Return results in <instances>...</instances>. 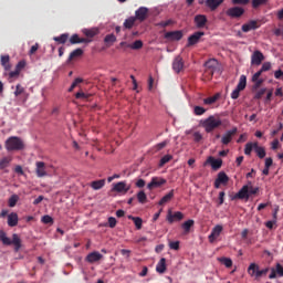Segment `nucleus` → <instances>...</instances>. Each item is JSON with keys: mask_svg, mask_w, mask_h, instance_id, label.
I'll return each instance as SVG.
<instances>
[{"mask_svg": "<svg viewBox=\"0 0 283 283\" xmlns=\"http://www.w3.org/2000/svg\"><path fill=\"white\" fill-rule=\"evenodd\" d=\"M200 125L207 134H211V132H214V129L222 126V119L219 115H210L206 119L200 120Z\"/></svg>", "mask_w": 283, "mask_h": 283, "instance_id": "nucleus-1", "label": "nucleus"}, {"mask_svg": "<svg viewBox=\"0 0 283 283\" xmlns=\"http://www.w3.org/2000/svg\"><path fill=\"white\" fill-rule=\"evenodd\" d=\"M0 242L4 244L6 247H10L13 244L14 251H20L21 250V237L19 234L13 233L12 234V240L8 238V234L3 231L0 230Z\"/></svg>", "mask_w": 283, "mask_h": 283, "instance_id": "nucleus-2", "label": "nucleus"}, {"mask_svg": "<svg viewBox=\"0 0 283 283\" xmlns=\"http://www.w3.org/2000/svg\"><path fill=\"white\" fill-rule=\"evenodd\" d=\"M269 273V268H264L260 270V265L258 263H251L248 266V274L252 280H255L256 282H260L261 277H266Z\"/></svg>", "mask_w": 283, "mask_h": 283, "instance_id": "nucleus-3", "label": "nucleus"}, {"mask_svg": "<svg viewBox=\"0 0 283 283\" xmlns=\"http://www.w3.org/2000/svg\"><path fill=\"white\" fill-rule=\"evenodd\" d=\"M25 147L23 144V139L12 136L6 140V149L7 151H21Z\"/></svg>", "mask_w": 283, "mask_h": 283, "instance_id": "nucleus-4", "label": "nucleus"}, {"mask_svg": "<svg viewBox=\"0 0 283 283\" xmlns=\"http://www.w3.org/2000/svg\"><path fill=\"white\" fill-rule=\"evenodd\" d=\"M254 193H258V188H253V185L249 182L239 190L237 198H240V200H244V198L249 200V197L254 196Z\"/></svg>", "mask_w": 283, "mask_h": 283, "instance_id": "nucleus-5", "label": "nucleus"}, {"mask_svg": "<svg viewBox=\"0 0 283 283\" xmlns=\"http://www.w3.org/2000/svg\"><path fill=\"white\" fill-rule=\"evenodd\" d=\"M206 72L213 76L216 72H220V63L216 59H210L205 63Z\"/></svg>", "mask_w": 283, "mask_h": 283, "instance_id": "nucleus-6", "label": "nucleus"}, {"mask_svg": "<svg viewBox=\"0 0 283 283\" xmlns=\"http://www.w3.org/2000/svg\"><path fill=\"white\" fill-rule=\"evenodd\" d=\"M35 174L38 178H45L50 176V172L48 171V167L45 163L43 161H36L35 163Z\"/></svg>", "mask_w": 283, "mask_h": 283, "instance_id": "nucleus-7", "label": "nucleus"}, {"mask_svg": "<svg viewBox=\"0 0 283 283\" xmlns=\"http://www.w3.org/2000/svg\"><path fill=\"white\" fill-rule=\"evenodd\" d=\"M129 189H132V185L127 184V181L113 184V191H116V193H127Z\"/></svg>", "mask_w": 283, "mask_h": 283, "instance_id": "nucleus-8", "label": "nucleus"}, {"mask_svg": "<svg viewBox=\"0 0 283 283\" xmlns=\"http://www.w3.org/2000/svg\"><path fill=\"white\" fill-rule=\"evenodd\" d=\"M163 185H167V180L163 177H153L150 182L147 185V189L151 191V189H157L158 187H163Z\"/></svg>", "mask_w": 283, "mask_h": 283, "instance_id": "nucleus-9", "label": "nucleus"}, {"mask_svg": "<svg viewBox=\"0 0 283 283\" xmlns=\"http://www.w3.org/2000/svg\"><path fill=\"white\" fill-rule=\"evenodd\" d=\"M172 70L176 74H180L185 70V61L180 55L176 56L172 61Z\"/></svg>", "mask_w": 283, "mask_h": 283, "instance_id": "nucleus-10", "label": "nucleus"}, {"mask_svg": "<svg viewBox=\"0 0 283 283\" xmlns=\"http://www.w3.org/2000/svg\"><path fill=\"white\" fill-rule=\"evenodd\" d=\"M235 134H238L237 127L226 132L221 137L222 145H229V143H231V140H233V136H235Z\"/></svg>", "mask_w": 283, "mask_h": 283, "instance_id": "nucleus-11", "label": "nucleus"}, {"mask_svg": "<svg viewBox=\"0 0 283 283\" xmlns=\"http://www.w3.org/2000/svg\"><path fill=\"white\" fill-rule=\"evenodd\" d=\"M226 14L231 19H238L244 14V9L240 7H233L227 10Z\"/></svg>", "mask_w": 283, "mask_h": 283, "instance_id": "nucleus-12", "label": "nucleus"}, {"mask_svg": "<svg viewBox=\"0 0 283 283\" xmlns=\"http://www.w3.org/2000/svg\"><path fill=\"white\" fill-rule=\"evenodd\" d=\"M223 229L224 228L222 226L217 224L212 229L210 235L208 237L209 242H211V243L216 242V240H218V238H220V233H222Z\"/></svg>", "mask_w": 283, "mask_h": 283, "instance_id": "nucleus-13", "label": "nucleus"}, {"mask_svg": "<svg viewBox=\"0 0 283 283\" xmlns=\"http://www.w3.org/2000/svg\"><path fill=\"white\" fill-rule=\"evenodd\" d=\"M283 277V266L282 264L277 263L275 268L271 269V273L269 275L270 280H275V277Z\"/></svg>", "mask_w": 283, "mask_h": 283, "instance_id": "nucleus-14", "label": "nucleus"}, {"mask_svg": "<svg viewBox=\"0 0 283 283\" xmlns=\"http://www.w3.org/2000/svg\"><path fill=\"white\" fill-rule=\"evenodd\" d=\"M167 41H180L182 39V31H170L165 33Z\"/></svg>", "mask_w": 283, "mask_h": 283, "instance_id": "nucleus-15", "label": "nucleus"}, {"mask_svg": "<svg viewBox=\"0 0 283 283\" xmlns=\"http://www.w3.org/2000/svg\"><path fill=\"white\" fill-rule=\"evenodd\" d=\"M205 165H211L212 169L218 170L222 167V159H216L213 156H210L207 158Z\"/></svg>", "mask_w": 283, "mask_h": 283, "instance_id": "nucleus-16", "label": "nucleus"}, {"mask_svg": "<svg viewBox=\"0 0 283 283\" xmlns=\"http://www.w3.org/2000/svg\"><path fill=\"white\" fill-rule=\"evenodd\" d=\"M182 218H185V214H182V212H180V211H177L175 213H171V210L168 211L167 220L170 224H174V222H176V220L177 221L182 220Z\"/></svg>", "mask_w": 283, "mask_h": 283, "instance_id": "nucleus-17", "label": "nucleus"}, {"mask_svg": "<svg viewBox=\"0 0 283 283\" xmlns=\"http://www.w3.org/2000/svg\"><path fill=\"white\" fill-rule=\"evenodd\" d=\"M229 182V177L224 172H219L214 181L216 189H220V185H227Z\"/></svg>", "mask_w": 283, "mask_h": 283, "instance_id": "nucleus-18", "label": "nucleus"}, {"mask_svg": "<svg viewBox=\"0 0 283 283\" xmlns=\"http://www.w3.org/2000/svg\"><path fill=\"white\" fill-rule=\"evenodd\" d=\"M260 23L255 20H251L242 25V32H251V30H258Z\"/></svg>", "mask_w": 283, "mask_h": 283, "instance_id": "nucleus-19", "label": "nucleus"}, {"mask_svg": "<svg viewBox=\"0 0 283 283\" xmlns=\"http://www.w3.org/2000/svg\"><path fill=\"white\" fill-rule=\"evenodd\" d=\"M262 61H264V54L260 51H254L251 59L252 65H262Z\"/></svg>", "mask_w": 283, "mask_h": 283, "instance_id": "nucleus-20", "label": "nucleus"}, {"mask_svg": "<svg viewBox=\"0 0 283 283\" xmlns=\"http://www.w3.org/2000/svg\"><path fill=\"white\" fill-rule=\"evenodd\" d=\"M99 260H103V254L98 251L91 252L86 256V262H90V264H94V262H98Z\"/></svg>", "mask_w": 283, "mask_h": 283, "instance_id": "nucleus-21", "label": "nucleus"}, {"mask_svg": "<svg viewBox=\"0 0 283 283\" xmlns=\"http://www.w3.org/2000/svg\"><path fill=\"white\" fill-rule=\"evenodd\" d=\"M205 36V32L199 31L188 38V45H196Z\"/></svg>", "mask_w": 283, "mask_h": 283, "instance_id": "nucleus-22", "label": "nucleus"}, {"mask_svg": "<svg viewBox=\"0 0 283 283\" xmlns=\"http://www.w3.org/2000/svg\"><path fill=\"white\" fill-rule=\"evenodd\" d=\"M8 227H17L19 224V214L17 212H11L7 217Z\"/></svg>", "mask_w": 283, "mask_h": 283, "instance_id": "nucleus-23", "label": "nucleus"}, {"mask_svg": "<svg viewBox=\"0 0 283 283\" xmlns=\"http://www.w3.org/2000/svg\"><path fill=\"white\" fill-rule=\"evenodd\" d=\"M196 27L202 29L207 25V15L198 14L195 17Z\"/></svg>", "mask_w": 283, "mask_h": 283, "instance_id": "nucleus-24", "label": "nucleus"}, {"mask_svg": "<svg viewBox=\"0 0 283 283\" xmlns=\"http://www.w3.org/2000/svg\"><path fill=\"white\" fill-rule=\"evenodd\" d=\"M156 271L157 273L161 274L165 273L167 271V259L166 258H161L159 260V262L156 265Z\"/></svg>", "mask_w": 283, "mask_h": 283, "instance_id": "nucleus-25", "label": "nucleus"}, {"mask_svg": "<svg viewBox=\"0 0 283 283\" xmlns=\"http://www.w3.org/2000/svg\"><path fill=\"white\" fill-rule=\"evenodd\" d=\"M262 76V71H258L253 76H252V83H254V90H258L260 85L264 83L263 78H260Z\"/></svg>", "mask_w": 283, "mask_h": 283, "instance_id": "nucleus-26", "label": "nucleus"}, {"mask_svg": "<svg viewBox=\"0 0 283 283\" xmlns=\"http://www.w3.org/2000/svg\"><path fill=\"white\" fill-rule=\"evenodd\" d=\"M222 3H224V0H206V6L210 8V10H218Z\"/></svg>", "mask_w": 283, "mask_h": 283, "instance_id": "nucleus-27", "label": "nucleus"}, {"mask_svg": "<svg viewBox=\"0 0 283 283\" xmlns=\"http://www.w3.org/2000/svg\"><path fill=\"white\" fill-rule=\"evenodd\" d=\"M147 12H149L147 8L140 7L135 13L136 19H138L139 21H145V19H147Z\"/></svg>", "mask_w": 283, "mask_h": 283, "instance_id": "nucleus-28", "label": "nucleus"}, {"mask_svg": "<svg viewBox=\"0 0 283 283\" xmlns=\"http://www.w3.org/2000/svg\"><path fill=\"white\" fill-rule=\"evenodd\" d=\"M91 187L92 189H94V191H98V189H103L105 187V179H99L91 182Z\"/></svg>", "mask_w": 283, "mask_h": 283, "instance_id": "nucleus-29", "label": "nucleus"}, {"mask_svg": "<svg viewBox=\"0 0 283 283\" xmlns=\"http://www.w3.org/2000/svg\"><path fill=\"white\" fill-rule=\"evenodd\" d=\"M254 151L259 158H264V156H266V150H264V147L259 146L258 143H254Z\"/></svg>", "mask_w": 283, "mask_h": 283, "instance_id": "nucleus-30", "label": "nucleus"}, {"mask_svg": "<svg viewBox=\"0 0 283 283\" xmlns=\"http://www.w3.org/2000/svg\"><path fill=\"white\" fill-rule=\"evenodd\" d=\"M12 163V157H3L0 159V169H8Z\"/></svg>", "mask_w": 283, "mask_h": 283, "instance_id": "nucleus-31", "label": "nucleus"}, {"mask_svg": "<svg viewBox=\"0 0 283 283\" xmlns=\"http://www.w3.org/2000/svg\"><path fill=\"white\" fill-rule=\"evenodd\" d=\"M82 32L85 36H88V39H94V36L98 34V30L96 29H83Z\"/></svg>", "mask_w": 283, "mask_h": 283, "instance_id": "nucleus-32", "label": "nucleus"}, {"mask_svg": "<svg viewBox=\"0 0 283 283\" xmlns=\"http://www.w3.org/2000/svg\"><path fill=\"white\" fill-rule=\"evenodd\" d=\"M218 262H220L221 264H224L227 269H231V266H233V261L229 258H219Z\"/></svg>", "mask_w": 283, "mask_h": 283, "instance_id": "nucleus-33", "label": "nucleus"}, {"mask_svg": "<svg viewBox=\"0 0 283 283\" xmlns=\"http://www.w3.org/2000/svg\"><path fill=\"white\" fill-rule=\"evenodd\" d=\"M171 198H174V190H170L169 193H167L166 196H164L161 198V200L159 201V205H167V202H169L171 200Z\"/></svg>", "mask_w": 283, "mask_h": 283, "instance_id": "nucleus-34", "label": "nucleus"}, {"mask_svg": "<svg viewBox=\"0 0 283 283\" xmlns=\"http://www.w3.org/2000/svg\"><path fill=\"white\" fill-rule=\"evenodd\" d=\"M10 55H2L1 56V65H3L4 70H10Z\"/></svg>", "mask_w": 283, "mask_h": 283, "instance_id": "nucleus-35", "label": "nucleus"}, {"mask_svg": "<svg viewBox=\"0 0 283 283\" xmlns=\"http://www.w3.org/2000/svg\"><path fill=\"white\" fill-rule=\"evenodd\" d=\"M244 87H247V76L241 75L239 84L237 85V90H240L242 92V90H244Z\"/></svg>", "mask_w": 283, "mask_h": 283, "instance_id": "nucleus-36", "label": "nucleus"}, {"mask_svg": "<svg viewBox=\"0 0 283 283\" xmlns=\"http://www.w3.org/2000/svg\"><path fill=\"white\" fill-rule=\"evenodd\" d=\"M134 23H136V18H128L124 22V28L132 30V28H134Z\"/></svg>", "mask_w": 283, "mask_h": 283, "instance_id": "nucleus-37", "label": "nucleus"}, {"mask_svg": "<svg viewBox=\"0 0 283 283\" xmlns=\"http://www.w3.org/2000/svg\"><path fill=\"white\" fill-rule=\"evenodd\" d=\"M18 202H19V195H12L9 198L8 205H9V207L13 208V207H17Z\"/></svg>", "mask_w": 283, "mask_h": 283, "instance_id": "nucleus-38", "label": "nucleus"}, {"mask_svg": "<svg viewBox=\"0 0 283 283\" xmlns=\"http://www.w3.org/2000/svg\"><path fill=\"white\" fill-rule=\"evenodd\" d=\"M182 229L186 233H189V231L191 230V227H193V220L189 219L186 222L182 223Z\"/></svg>", "mask_w": 283, "mask_h": 283, "instance_id": "nucleus-39", "label": "nucleus"}, {"mask_svg": "<svg viewBox=\"0 0 283 283\" xmlns=\"http://www.w3.org/2000/svg\"><path fill=\"white\" fill-rule=\"evenodd\" d=\"M255 150V143H249L245 145L244 154L245 156H251V153Z\"/></svg>", "mask_w": 283, "mask_h": 283, "instance_id": "nucleus-40", "label": "nucleus"}, {"mask_svg": "<svg viewBox=\"0 0 283 283\" xmlns=\"http://www.w3.org/2000/svg\"><path fill=\"white\" fill-rule=\"evenodd\" d=\"M78 56H83V50L82 49H76L73 52H71L69 56V61H72V59H76Z\"/></svg>", "mask_w": 283, "mask_h": 283, "instance_id": "nucleus-41", "label": "nucleus"}, {"mask_svg": "<svg viewBox=\"0 0 283 283\" xmlns=\"http://www.w3.org/2000/svg\"><path fill=\"white\" fill-rule=\"evenodd\" d=\"M137 200L138 202H140V205H145V202H147V195L145 193V191L140 190L137 193Z\"/></svg>", "mask_w": 283, "mask_h": 283, "instance_id": "nucleus-42", "label": "nucleus"}, {"mask_svg": "<svg viewBox=\"0 0 283 283\" xmlns=\"http://www.w3.org/2000/svg\"><path fill=\"white\" fill-rule=\"evenodd\" d=\"M127 48H130V50H140L143 48V41L136 40L133 44H127Z\"/></svg>", "mask_w": 283, "mask_h": 283, "instance_id": "nucleus-43", "label": "nucleus"}, {"mask_svg": "<svg viewBox=\"0 0 283 283\" xmlns=\"http://www.w3.org/2000/svg\"><path fill=\"white\" fill-rule=\"evenodd\" d=\"M69 34L67 33H63L60 36H55L53 38V41H56L57 43H66L67 39H69Z\"/></svg>", "mask_w": 283, "mask_h": 283, "instance_id": "nucleus-44", "label": "nucleus"}, {"mask_svg": "<svg viewBox=\"0 0 283 283\" xmlns=\"http://www.w3.org/2000/svg\"><path fill=\"white\" fill-rule=\"evenodd\" d=\"M104 42L108 43V45H114V43H116V35L114 34L106 35L104 39Z\"/></svg>", "mask_w": 283, "mask_h": 283, "instance_id": "nucleus-45", "label": "nucleus"}, {"mask_svg": "<svg viewBox=\"0 0 283 283\" xmlns=\"http://www.w3.org/2000/svg\"><path fill=\"white\" fill-rule=\"evenodd\" d=\"M207 112V109H205V107L202 106H195L193 108V113L196 114V116H202V114H205Z\"/></svg>", "mask_w": 283, "mask_h": 283, "instance_id": "nucleus-46", "label": "nucleus"}, {"mask_svg": "<svg viewBox=\"0 0 283 283\" xmlns=\"http://www.w3.org/2000/svg\"><path fill=\"white\" fill-rule=\"evenodd\" d=\"M21 94H25V88L21 86V84H18L15 86L14 96H21Z\"/></svg>", "mask_w": 283, "mask_h": 283, "instance_id": "nucleus-47", "label": "nucleus"}, {"mask_svg": "<svg viewBox=\"0 0 283 283\" xmlns=\"http://www.w3.org/2000/svg\"><path fill=\"white\" fill-rule=\"evenodd\" d=\"M133 222L137 230L143 229V219H140L139 217L133 218Z\"/></svg>", "mask_w": 283, "mask_h": 283, "instance_id": "nucleus-48", "label": "nucleus"}, {"mask_svg": "<svg viewBox=\"0 0 283 283\" xmlns=\"http://www.w3.org/2000/svg\"><path fill=\"white\" fill-rule=\"evenodd\" d=\"M218 101V96H212L203 99L205 105H213Z\"/></svg>", "mask_w": 283, "mask_h": 283, "instance_id": "nucleus-49", "label": "nucleus"}, {"mask_svg": "<svg viewBox=\"0 0 283 283\" xmlns=\"http://www.w3.org/2000/svg\"><path fill=\"white\" fill-rule=\"evenodd\" d=\"M41 220H42L43 224H52L54 222V219H52V217H50L48 214L43 216Z\"/></svg>", "mask_w": 283, "mask_h": 283, "instance_id": "nucleus-50", "label": "nucleus"}, {"mask_svg": "<svg viewBox=\"0 0 283 283\" xmlns=\"http://www.w3.org/2000/svg\"><path fill=\"white\" fill-rule=\"evenodd\" d=\"M169 145V140H164L155 146L156 151H160V149H165V146Z\"/></svg>", "mask_w": 283, "mask_h": 283, "instance_id": "nucleus-51", "label": "nucleus"}, {"mask_svg": "<svg viewBox=\"0 0 283 283\" xmlns=\"http://www.w3.org/2000/svg\"><path fill=\"white\" fill-rule=\"evenodd\" d=\"M171 155H166V156H164L161 159H160V163H159V165H160V167H163L164 165H167V163H169V160H171Z\"/></svg>", "mask_w": 283, "mask_h": 283, "instance_id": "nucleus-52", "label": "nucleus"}, {"mask_svg": "<svg viewBox=\"0 0 283 283\" xmlns=\"http://www.w3.org/2000/svg\"><path fill=\"white\" fill-rule=\"evenodd\" d=\"M80 83H83V80L77 77V78L72 83L71 87L69 88V92H73L74 88L77 87Z\"/></svg>", "mask_w": 283, "mask_h": 283, "instance_id": "nucleus-53", "label": "nucleus"}, {"mask_svg": "<svg viewBox=\"0 0 283 283\" xmlns=\"http://www.w3.org/2000/svg\"><path fill=\"white\" fill-rule=\"evenodd\" d=\"M269 70H271V62H264L259 72H261V74H262V72H269Z\"/></svg>", "mask_w": 283, "mask_h": 283, "instance_id": "nucleus-54", "label": "nucleus"}, {"mask_svg": "<svg viewBox=\"0 0 283 283\" xmlns=\"http://www.w3.org/2000/svg\"><path fill=\"white\" fill-rule=\"evenodd\" d=\"M169 248L172 249L174 251H178L180 249V242L179 241H172L169 243Z\"/></svg>", "mask_w": 283, "mask_h": 283, "instance_id": "nucleus-55", "label": "nucleus"}, {"mask_svg": "<svg viewBox=\"0 0 283 283\" xmlns=\"http://www.w3.org/2000/svg\"><path fill=\"white\" fill-rule=\"evenodd\" d=\"M80 40H81V38H78V34H73V35L71 36V39H70V43H71L72 45H74V44L78 43Z\"/></svg>", "mask_w": 283, "mask_h": 283, "instance_id": "nucleus-56", "label": "nucleus"}, {"mask_svg": "<svg viewBox=\"0 0 283 283\" xmlns=\"http://www.w3.org/2000/svg\"><path fill=\"white\" fill-rule=\"evenodd\" d=\"M240 90L238 87H235V90L232 91L231 93V98H233V101H235L237 98L240 97Z\"/></svg>", "mask_w": 283, "mask_h": 283, "instance_id": "nucleus-57", "label": "nucleus"}, {"mask_svg": "<svg viewBox=\"0 0 283 283\" xmlns=\"http://www.w3.org/2000/svg\"><path fill=\"white\" fill-rule=\"evenodd\" d=\"M116 223H117L116 218H114V217L108 218V227L111 229H114V227H116Z\"/></svg>", "mask_w": 283, "mask_h": 283, "instance_id": "nucleus-58", "label": "nucleus"}, {"mask_svg": "<svg viewBox=\"0 0 283 283\" xmlns=\"http://www.w3.org/2000/svg\"><path fill=\"white\" fill-rule=\"evenodd\" d=\"M266 3V0H252L253 8H259V6H262Z\"/></svg>", "mask_w": 283, "mask_h": 283, "instance_id": "nucleus-59", "label": "nucleus"}, {"mask_svg": "<svg viewBox=\"0 0 283 283\" xmlns=\"http://www.w3.org/2000/svg\"><path fill=\"white\" fill-rule=\"evenodd\" d=\"M193 138L196 143H200V140H202V134H200V132H196L193 133Z\"/></svg>", "mask_w": 283, "mask_h": 283, "instance_id": "nucleus-60", "label": "nucleus"}, {"mask_svg": "<svg viewBox=\"0 0 283 283\" xmlns=\"http://www.w3.org/2000/svg\"><path fill=\"white\" fill-rule=\"evenodd\" d=\"M275 224H277V220L273 219L272 221H268V222L265 223V227H266L268 229H273V227H274Z\"/></svg>", "mask_w": 283, "mask_h": 283, "instance_id": "nucleus-61", "label": "nucleus"}, {"mask_svg": "<svg viewBox=\"0 0 283 283\" xmlns=\"http://www.w3.org/2000/svg\"><path fill=\"white\" fill-rule=\"evenodd\" d=\"M135 185H136V187H138V189H143V187H145L146 182L144 179H138Z\"/></svg>", "mask_w": 283, "mask_h": 283, "instance_id": "nucleus-62", "label": "nucleus"}, {"mask_svg": "<svg viewBox=\"0 0 283 283\" xmlns=\"http://www.w3.org/2000/svg\"><path fill=\"white\" fill-rule=\"evenodd\" d=\"M264 94H266V88H261V90L258 91V93L255 94V98H260L261 96H264Z\"/></svg>", "mask_w": 283, "mask_h": 283, "instance_id": "nucleus-63", "label": "nucleus"}, {"mask_svg": "<svg viewBox=\"0 0 283 283\" xmlns=\"http://www.w3.org/2000/svg\"><path fill=\"white\" fill-rule=\"evenodd\" d=\"M282 76H283L282 70H277L274 72V78L280 80L282 78Z\"/></svg>", "mask_w": 283, "mask_h": 283, "instance_id": "nucleus-64", "label": "nucleus"}]
</instances>
